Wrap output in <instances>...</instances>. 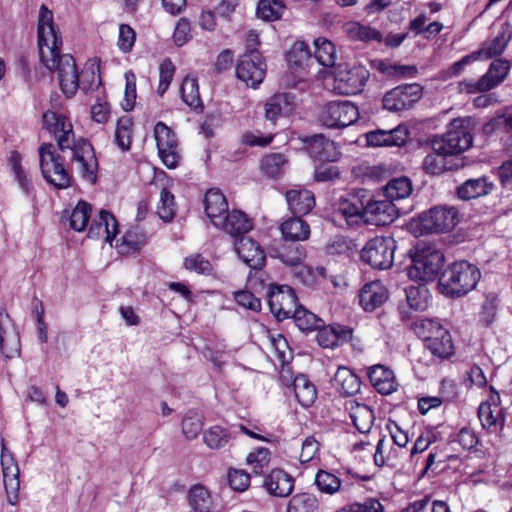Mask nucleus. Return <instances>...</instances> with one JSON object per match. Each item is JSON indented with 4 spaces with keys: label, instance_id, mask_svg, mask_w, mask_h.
Wrapping results in <instances>:
<instances>
[{
    "label": "nucleus",
    "instance_id": "a19ab883",
    "mask_svg": "<svg viewBox=\"0 0 512 512\" xmlns=\"http://www.w3.org/2000/svg\"><path fill=\"white\" fill-rule=\"evenodd\" d=\"M233 438V434L220 425L209 427L203 432V442L213 450H220L228 446Z\"/></svg>",
    "mask_w": 512,
    "mask_h": 512
},
{
    "label": "nucleus",
    "instance_id": "f257e3e1",
    "mask_svg": "<svg viewBox=\"0 0 512 512\" xmlns=\"http://www.w3.org/2000/svg\"><path fill=\"white\" fill-rule=\"evenodd\" d=\"M43 127L53 133L57 141V146L43 143L38 149L43 178L55 188L70 187L73 178L64 163V160L69 158L82 179L90 184H95L98 161L90 142L84 138L75 139L73 125L63 114L53 111L45 112Z\"/></svg>",
    "mask_w": 512,
    "mask_h": 512
},
{
    "label": "nucleus",
    "instance_id": "c756f323",
    "mask_svg": "<svg viewBox=\"0 0 512 512\" xmlns=\"http://www.w3.org/2000/svg\"><path fill=\"white\" fill-rule=\"evenodd\" d=\"M264 487L269 494L277 497H286L294 488V479L281 469H274L265 477Z\"/></svg>",
    "mask_w": 512,
    "mask_h": 512
},
{
    "label": "nucleus",
    "instance_id": "de8ad7c7",
    "mask_svg": "<svg viewBox=\"0 0 512 512\" xmlns=\"http://www.w3.org/2000/svg\"><path fill=\"white\" fill-rule=\"evenodd\" d=\"M291 317L294 319L297 327L303 332L318 330L324 324L321 318L302 306H298Z\"/></svg>",
    "mask_w": 512,
    "mask_h": 512
},
{
    "label": "nucleus",
    "instance_id": "4d7b16f0",
    "mask_svg": "<svg viewBox=\"0 0 512 512\" xmlns=\"http://www.w3.org/2000/svg\"><path fill=\"white\" fill-rule=\"evenodd\" d=\"M284 9L285 6L280 0H259L256 13L261 19L275 21L282 16Z\"/></svg>",
    "mask_w": 512,
    "mask_h": 512
},
{
    "label": "nucleus",
    "instance_id": "e2e57ef3",
    "mask_svg": "<svg viewBox=\"0 0 512 512\" xmlns=\"http://www.w3.org/2000/svg\"><path fill=\"white\" fill-rule=\"evenodd\" d=\"M246 461L252 467L253 473L259 475L270 462V451L268 448L259 447L248 454Z\"/></svg>",
    "mask_w": 512,
    "mask_h": 512
},
{
    "label": "nucleus",
    "instance_id": "774afa93",
    "mask_svg": "<svg viewBox=\"0 0 512 512\" xmlns=\"http://www.w3.org/2000/svg\"><path fill=\"white\" fill-rule=\"evenodd\" d=\"M228 484L233 490L243 492L250 485V475L244 470L230 469L228 472Z\"/></svg>",
    "mask_w": 512,
    "mask_h": 512
},
{
    "label": "nucleus",
    "instance_id": "4c0bfd02",
    "mask_svg": "<svg viewBox=\"0 0 512 512\" xmlns=\"http://www.w3.org/2000/svg\"><path fill=\"white\" fill-rule=\"evenodd\" d=\"M180 96L183 102L196 112L203 111V102L199 93L198 81L195 78L186 77L180 87Z\"/></svg>",
    "mask_w": 512,
    "mask_h": 512
},
{
    "label": "nucleus",
    "instance_id": "f3484780",
    "mask_svg": "<svg viewBox=\"0 0 512 512\" xmlns=\"http://www.w3.org/2000/svg\"><path fill=\"white\" fill-rule=\"evenodd\" d=\"M499 395L492 396L491 401L482 402L478 407V418L484 430L490 433L501 431L505 423L504 409L498 403Z\"/></svg>",
    "mask_w": 512,
    "mask_h": 512
},
{
    "label": "nucleus",
    "instance_id": "20e7f679",
    "mask_svg": "<svg viewBox=\"0 0 512 512\" xmlns=\"http://www.w3.org/2000/svg\"><path fill=\"white\" fill-rule=\"evenodd\" d=\"M473 144L472 119L456 118L450 121L447 131L431 139V148L444 151L450 156L460 155Z\"/></svg>",
    "mask_w": 512,
    "mask_h": 512
},
{
    "label": "nucleus",
    "instance_id": "0eeeda50",
    "mask_svg": "<svg viewBox=\"0 0 512 512\" xmlns=\"http://www.w3.org/2000/svg\"><path fill=\"white\" fill-rule=\"evenodd\" d=\"M459 222L455 207L436 206L419 216V224L424 233H442L452 230Z\"/></svg>",
    "mask_w": 512,
    "mask_h": 512
},
{
    "label": "nucleus",
    "instance_id": "a18cd8bd",
    "mask_svg": "<svg viewBox=\"0 0 512 512\" xmlns=\"http://www.w3.org/2000/svg\"><path fill=\"white\" fill-rule=\"evenodd\" d=\"M3 483L7 495V501L11 505H16L19 501L20 480L19 467H9L2 470Z\"/></svg>",
    "mask_w": 512,
    "mask_h": 512
},
{
    "label": "nucleus",
    "instance_id": "f03ea898",
    "mask_svg": "<svg viewBox=\"0 0 512 512\" xmlns=\"http://www.w3.org/2000/svg\"><path fill=\"white\" fill-rule=\"evenodd\" d=\"M38 49L41 63L48 70H56L59 86L67 97H73L79 88V72L70 54H61L62 38L53 22V13L41 5L38 18Z\"/></svg>",
    "mask_w": 512,
    "mask_h": 512
},
{
    "label": "nucleus",
    "instance_id": "13d9d810",
    "mask_svg": "<svg viewBox=\"0 0 512 512\" xmlns=\"http://www.w3.org/2000/svg\"><path fill=\"white\" fill-rule=\"evenodd\" d=\"M203 416L193 410L188 411L182 420V432L186 439L193 440L203 429Z\"/></svg>",
    "mask_w": 512,
    "mask_h": 512
},
{
    "label": "nucleus",
    "instance_id": "69168bd1",
    "mask_svg": "<svg viewBox=\"0 0 512 512\" xmlns=\"http://www.w3.org/2000/svg\"><path fill=\"white\" fill-rule=\"evenodd\" d=\"M184 267L187 270L203 275H208L213 270L211 262L201 254H192L186 257L184 259Z\"/></svg>",
    "mask_w": 512,
    "mask_h": 512
},
{
    "label": "nucleus",
    "instance_id": "052dcab7",
    "mask_svg": "<svg viewBox=\"0 0 512 512\" xmlns=\"http://www.w3.org/2000/svg\"><path fill=\"white\" fill-rule=\"evenodd\" d=\"M286 159L280 153H273L263 157L261 162V169L264 174L269 177L275 178L283 173Z\"/></svg>",
    "mask_w": 512,
    "mask_h": 512
},
{
    "label": "nucleus",
    "instance_id": "338daca9",
    "mask_svg": "<svg viewBox=\"0 0 512 512\" xmlns=\"http://www.w3.org/2000/svg\"><path fill=\"white\" fill-rule=\"evenodd\" d=\"M136 41V32L128 24H121L119 26V37L117 46L123 53H128L132 50Z\"/></svg>",
    "mask_w": 512,
    "mask_h": 512
},
{
    "label": "nucleus",
    "instance_id": "c85d7f7f",
    "mask_svg": "<svg viewBox=\"0 0 512 512\" xmlns=\"http://www.w3.org/2000/svg\"><path fill=\"white\" fill-rule=\"evenodd\" d=\"M294 96L290 93L275 94L265 104L267 120L275 123L280 117L288 116L294 110Z\"/></svg>",
    "mask_w": 512,
    "mask_h": 512
},
{
    "label": "nucleus",
    "instance_id": "79ce46f5",
    "mask_svg": "<svg viewBox=\"0 0 512 512\" xmlns=\"http://www.w3.org/2000/svg\"><path fill=\"white\" fill-rule=\"evenodd\" d=\"M188 502L194 512H210L212 498L208 489L201 485H193L188 492Z\"/></svg>",
    "mask_w": 512,
    "mask_h": 512
},
{
    "label": "nucleus",
    "instance_id": "864d4df0",
    "mask_svg": "<svg viewBox=\"0 0 512 512\" xmlns=\"http://www.w3.org/2000/svg\"><path fill=\"white\" fill-rule=\"evenodd\" d=\"M318 499L310 493H298L288 503L287 512H317Z\"/></svg>",
    "mask_w": 512,
    "mask_h": 512
},
{
    "label": "nucleus",
    "instance_id": "b1692460",
    "mask_svg": "<svg viewBox=\"0 0 512 512\" xmlns=\"http://www.w3.org/2000/svg\"><path fill=\"white\" fill-rule=\"evenodd\" d=\"M344 407L355 428L362 434L369 433L375 420L373 409L355 399L346 400Z\"/></svg>",
    "mask_w": 512,
    "mask_h": 512
},
{
    "label": "nucleus",
    "instance_id": "0e129e2a",
    "mask_svg": "<svg viewBox=\"0 0 512 512\" xmlns=\"http://www.w3.org/2000/svg\"><path fill=\"white\" fill-rule=\"evenodd\" d=\"M175 73V65L170 58H165L159 66V85L157 94L163 96L169 88Z\"/></svg>",
    "mask_w": 512,
    "mask_h": 512
},
{
    "label": "nucleus",
    "instance_id": "7ed1b4c3",
    "mask_svg": "<svg viewBox=\"0 0 512 512\" xmlns=\"http://www.w3.org/2000/svg\"><path fill=\"white\" fill-rule=\"evenodd\" d=\"M481 278L479 268L468 261H456L450 264L439 278L441 292L456 298L472 291Z\"/></svg>",
    "mask_w": 512,
    "mask_h": 512
},
{
    "label": "nucleus",
    "instance_id": "c9c22d12",
    "mask_svg": "<svg viewBox=\"0 0 512 512\" xmlns=\"http://www.w3.org/2000/svg\"><path fill=\"white\" fill-rule=\"evenodd\" d=\"M344 31L349 38L362 42H382V33L370 26L357 21H349L344 25Z\"/></svg>",
    "mask_w": 512,
    "mask_h": 512
},
{
    "label": "nucleus",
    "instance_id": "6e6d98bb",
    "mask_svg": "<svg viewBox=\"0 0 512 512\" xmlns=\"http://www.w3.org/2000/svg\"><path fill=\"white\" fill-rule=\"evenodd\" d=\"M325 250L328 255L349 257L357 250V244L349 237L336 236L327 243Z\"/></svg>",
    "mask_w": 512,
    "mask_h": 512
},
{
    "label": "nucleus",
    "instance_id": "09e8293b",
    "mask_svg": "<svg viewBox=\"0 0 512 512\" xmlns=\"http://www.w3.org/2000/svg\"><path fill=\"white\" fill-rule=\"evenodd\" d=\"M314 47V56L320 65L331 67L335 64L336 48L330 40L318 38L314 41Z\"/></svg>",
    "mask_w": 512,
    "mask_h": 512
},
{
    "label": "nucleus",
    "instance_id": "aec40b11",
    "mask_svg": "<svg viewBox=\"0 0 512 512\" xmlns=\"http://www.w3.org/2000/svg\"><path fill=\"white\" fill-rule=\"evenodd\" d=\"M299 242L282 237V241L279 244L271 247L270 256L279 259L285 265L298 266L306 257V250Z\"/></svg>",
    "mask_w": 512,
    "mask_h": 512
},
{
    "label": "nucleus",
    "instance_id": "a878e982",
    "mask_svg": "<svg viewBox=\"0 0 512 512\" xmlns=\"http://www.w3.org/2000/svg\"><path fill=\"white\" fill-rule=\"evenodd\" d=\"M368 378L371 385L382 395H390L397 390L398 382L389 367L381 364L370 367Z\"/></svg>",
    "mask_w": 512,
    "mask_h": 512
},
{
    "label": "nucleus",
    "instance_id": "1a4fd4ad",
    "mask_svg": "<svg viewBox=\"0 0 512 512\" xmlns=\"http://www.w3.org/2000/svg\"><path fill=\"white\" fill-rule=\"evenodd\" d=\"M364 217H366L365 203L356 194L342 196L332 214L333 223L340 228L356 227L362 223Z\"/></svg>",
    "mask_w": 512,
    "mask_h": 512
},
{
    "label": "nucleus",
    "instance_id": "dca6fc26",
    "mask_svg": "<svg viewBox=\"0 0 512 512\" xmlns=\"http://www.w3.org/2000/svg\"><path fill=\"white\" fill-rule=\"evenodd\" d=\"M0 350L6 358L18 356L21 350L19 333L4 308L0 309Z\"/></svg>",
    "mask_w": 512,
    "mask_h": 512
},
{
    "label": "nucleus",
    "instance_id": "6e6552de",
    "mask_svg": "<svg viewBox=\"0 0 512 512\" xmlns=\"http://www.w3.org/2000/svg\"><path fill=\"white\" fill-rule=\"evenodd\" d=\"M359 118L358 107L350 101H332L325 105L320 122L327 128H345Z\"/></svg>",
    "mask_w": 512,
    "mask_h": 512
},
{
    "label": "nucleus",
    "instance_id": "ddd939ff",
    "mask_svg": "<svg viewBox=\"0 0 512 512\" xmlns=\"http://www.w3.org/2000/svg\"><path fill=\"white\" fill-rule=\"evenodd\" d=\"M422 88L419 84L399 85L383 97V108L391 112L408 110L420 100Z\"/></svg>",
    "mask_w": 512,
    "mask_h": 512
},
{
    "label": "nucleus",
    "instance_id": "4468645a",
    "mask_svg": "<svg viewBox=\"0 0 512 512\" xmlns=\"http://www.w3.org/2000/svg\"><path fill=\"white\" fill-rule=\"evenodd\" d=\"M154 137L162 163L169 169L175 168L178 165L180 155L177 150V138L173 130L163 122H158L154 128Z\"/></svg>",
    "mask_w": 512,
    "mask_h": 512
},
{
    "label": "nucleus",
    "instance_id": "5701e85b",
    "mask_svg": "<svg viewBox=\"0 0 512 512\" xmlns=\"http://www.w3.org/2000/svg\"><path fill=\"white\" fill-rule=\"evenodd\" d=\"M352 334V328L345 325H323L317 330L316 341L323 348L333 349L342 343L350 341Z\"/></svg>",
    "mask_w": 512,
    "mask_h": 512
},
{
    "label": "nucleus",
    "instance_id": "c03bdc74",
    "mask_svg": "<svg viewBox=\"0 0 512 512\" xmlns=\"http://www.w3.org/2000/svg\"><path fill=\"white\" fill-rule=\"evenodd\" d=\"M412 192L411 181L407 177H398L391 179L383 189V197L394 201L401 200L410 196Z\"/></svg>",
    "mask_w": 512,
    "mask_h": 512
},
{
    "label": "nucleus",
    "instance_id": "9d476101",
    "mask_svg": "<svg viewBox=\"0 0 512 512\" xmlns=\"http://www.w3.org/2000/svg\"><path fill=\"white\" fill-rule=\"evenodd\" d=\"M369 72L362 66H339L334 72L333 91L341 95H355L362 91Z\"/></svg>",
    "mask_w": 512,
    "mask_h": 512
},
{
    "label": "nucleus",
    "instance_id": "393cba45",
    "mask_svg": "<svg viewBox=\"0 0 512 512\" xmlns=\"http://www.w3.org/2000/svg\"><path fill=\"white\" fill-rule=\"evenodd\" d=\"M118 233V224L115 217L106 210H100L88 230L90 238L104 237L105 242L112 244L113 239Z\"/></svg>",
    "mask_w": 512,
    "mask_h": 512
},
{
    "label": "nucleus",
    "instance_id": "cd10ccee",
    "mask_svg": "<svg viewBox=\"0 0 512 512\" xmlns=\"http://www.w3.org/2000/svg\"><path fill=\"white\" fill-rule=\"evenodd\" d=\"M204 209L212 224H223V217L229 211L226 197L219 189H210L204 195Z\"/></svg>",
    "mask_w": 512,
    "mask_h": 512
},
{
    "label": "nucleus",
    "instance_id": "423d86ee",
    "mask_svg": "<svg viewBox=\"0 0 512 512\" xmlns=\"http://www.w3.org/2000/svg\"><path fill=\"white\" fill-rule=\"evenodd\" d=\"M396 241L391 236H375L361 249V259L372 268L386 270L392 267Z\"/></svg>",
    "mask_w": 512,
    "mask_h": 512
},
{
    "label": "nucleus",
    "instance_id": "72a5a7b5",
    "mask_svg": "<svg viewBox=\"0 0 512 512\" xmlns=\"http://www.w3.org/2000/svg\"><path fill=\"white\" fill-rule=\"evenodd\" d=\"M293 389L299 404L303 407H310L317 398L315 385L304 374L294 378Z\"/></svg>",
    "mask_w": 512,
    "mask_h": 512
},
{
    "label": "nucleus",
    "instance_id": "2f4dec72",
    "mask_svg": "<svg viewBox=\"0 0 512 512\" xmlns=\"http://www.w3.org/2000/svg\"><path fill=\"white\" fill-rule=\"evenodd\" d=\"M100 60L98 58L89 59L83 69L79 72V88L84 93L95 91L101 84L100 78Z\"/></svg>",
    "mask_w": 512,
    "mask_h": 512
},
{
    "label": "nucleus",
    "instance_id": "5fc2aeb1",
    "mask_svg": "<svg viewBox=\"0 0 512 512\" xmlns=\"http://www.w3.org/2000/svg\"><path fill=\"white\" fill-rule=\"evenodd\" d=\"M92 213V206L85 202L79 201L71 212L69 221L70 227L78 232L86 229Z\"/></svg>",
    "mask_w": 512,
    "mask_h": 512
},
{
    "label": "nucleus",
    "instance_id": "a211bd4d",
    "mask_svg": "<svg viewBox=\"0 0 512 512\" xmlns=\"http://www.w3.org/2000/svg\"><path fill=\"white\" fill-rule=\"evenodd\" d=\"M234 250L238 257L251 269H261L266 260L262 247L252 238L242 236L234 240Z\"/></svg>",
    "mask_w": 512,
    "mask_h": 512
},
{
    "label": "nucleus",
    "instance_id": "bb28decb",
    "mask_svg": "<svg viewBox=\"0 0 512 512\" xmlns=\"http://www.w3.org/2000/svg\"><path fill=\"white\" fill-rule=\"evenodd\" d=\"M216 228L223 230L235 240L252 230L253 223L242 211L232 210L225 214L223 224H218Z\"/></svg>",
    "mask_w": 512,
    "mask_h": 512
},
{
    "label": "nucleus",
    "instance_id": "6ab92c4d",
    "mask_svg": "<svg viewBox=\"0 0 512 512\" xmlns=\"http://www.w3.org/2000/svg\"><path fill=\"white\" fill-rule=\"evenodd\" d=\"M399 215V209L388 198L365 202L366 221H373L377 225H385L394 221Z\"/></svg>",
    "mask_w": 512,
    "mask_h": 512
},
{
    "label": "nucleus",
    "instance_id": "39448f33",
    "mask_svg": "<svg viewBox=\"0 0 512 512\" xmlns=\"http://www.w3.org/2000/svg\"><path fill=\"white\" fill-rule=\"evenodd\" d=\"M444 265V255L441 251L424 247L417 249L412 265L407 269L408 277L413 281L432 282L438 276Z\"/></svg>",
    "mask_w": 512,
    "mask_h": 512
},
{
    "label": "nucleus",
    "instance_id": "2eb2a0df",
    "mask_svg": "<svg viewBox=\"0 0 512 512\" xmlns=\"http://www.w3.org/2000/svg\"><path fill=\"white\" fill-rule=\"evenodd\" d=\"M268 296L270 311L278 320L290 318L298 308L297 296L287 285L272 287Z\"/></svg>",
    "mask_w": 512,
    "mask_h": 512
},
{
    "label": "nucleus",
    "instance_id": "f8f14e48",
    "mask_svg": "<svg viewBox=\"0 0 512 512\" xmlns=\"http://www.w3.org/2000/svg\"><path fill=\"white\" fill-rule=\"evenodd\" d=\"M422 327L429 332L425 337V347L438 358H448L454 352V345L449 331L437 321L426 319Z\"/></svg>",
    "mask_w": 512,
    "mask_h": 512
},
{
    "label": "nucleus",
    "instance_id": "bf43d9fd",
    "mask_svg": "<svg viewBox=\"0 0 512 512\" xmlns=\"http://www.w3.org/2000/svg\"><path fill=\"white\" fill-rule=\"evenodd\" d=\"M133 122L129 117H122L117 121L115 130V143L122 151H128L132 141Z\"/></svg>",
    "mask_w": 512,
    "mask_h": 512
},
{
    "label": "nucleus",
    "instance_id": "ea45409f",
    "mask_svg": "<svg viewBox=\"0 0 512 512\" xmlns=\"http://www.w3.org/2000/svg\"><path fill=\"white\" fill-rule=\"evenodd\" d=\"M334 382L341 394L352 396L360 390V380L346 367H340L334 375Z\"/></svg>",
    "mask_w": 512,
    "mask_h": 512
},
{
    "label": "nucleus",
    "instance_id": "9b49d317",
    "mask_svg": "<svg viewBox=\"0 0 512 512\" xmlns=\"http://www.w3.org/2000/svg\"><path fill=\"white\" fill-rule=\"evenodd\" d=\"M266 63L259 51L245 52L236 66V76L251 88H257L264 80Z\"/></svg>",
    "mask_w": 512,
    "mask_h": 512
},
{
    "label": "nucleus",
    "instance_id": "4be33fe9",
    "mask_svg": "<svg viewBox=\"0 0 512 512\" xmlns=\"http://www.w3.org/2000/svg\"><path fill=\"white\" fill-rule=\"evenodd\" d=\"M309 156L315 161L334 162L340 155L335 143L322 134H316L306 141Z\"/></svg>",
    "mask_w": 512,
    "mask_h": 512
},
{
    "label": "nucleus",
    "instance_id": "603ef678",
    "mask_svg": "<svg viewBox=\"0 0 512 512\" xmlns=\"http://www.w3.org/2000/svg\"><path fill=\"white\" fill-rule=\"evenodd\" d=\"M21 161V154L18 151H12L9 158V164L11 166L14 178L22 191L25 194H30L33 190V184L26 171L22 168Z\"/></svg>",
    "mask_w": 512,
    "mask_h": 512
},
{
    "label": "nucleus",
    "instance_id": "49530a36",
    "mask_svg": "<svg viewBox=\"0 0 512 512\" xmlns=\"http://www.w3.org/2000/svg\"><path fill=\"white\" fill-rule=\"evenodd\" d=\"M409 307L415 311H423L428 307L430 293L425 285L408 286L405 288Z\"/></svg>",
    "mask_w": 512,
    "mask_h": 512
},
{
    "label": "nucleus",
    "instance_id": "412c9836",
    "mask_svg": "<svg viewBox=\"0 0 512 512\" xmlns=\"http://www.w3.org/2000/svg\"><path fill=\"white\" fill-rule=\"evenodd\" d=\"M389 293L385 285L379 281L366 283L360 290L359 305L366 312H373L388 299Z\"/></svg>",
    "mask_w": 512,
    "mask_h": 512
},
{
    "label": "nucleus",
    "instance_id": "680f3d73",
    "mask_svg": "<svg viewBox=\"0 0 512 512\" xmlns=\"http://www.w3.org/2000/svg\"><path fill=\"white\" fill-rule=\"evenodd\" d=\"M157 213L159 217L165 222H169L173 219L176 213L174 195L166 188H163L160 192V200L157 207Z\"/></svg>",
    "mask_w": 512,
    "mask_h": 512
},
{
    "label": "nucleus",
    "instance_id": "473e14b6",
    "mask_svg": "<svg viewBox=\"0 0 512 512\" xmlns=\"http://www.w3.org/2000/svg\"><path fill=\"white\" fill-rule=\"evenodd\" d=\"M512 38V25L509 22L502 24L497 36L482 50L483 59H489L501 55Z\"/></svg>",
    "mask_w": 512,
    "mask_h": 512
},
{
    "label": "nucleus",
    "instance_id": "7c9ffc66",
    "mask_svg": "<svg viewBox=\"0 0 512 512\" xmlns=\"http://www.w3.org/2000/svg\"><path fill=\"white\" fill-rule=\"evenodd\" d=\"M286 200L290 211L297 216L308 214L315 206L314 195L307 189L288 190Z\"/></svg>",
    "mask_w": 512,
    "mask_h": 512
},
{
    "label": "nucleus",
    "instance_id": "8fccbe9b",
    "mask_svg": "<svg viewBox=\"0 0 512 512\" xmlns=\"http://www.w3.org/2000/svg\"><path fill=\"white\" fill-rule=\"evenodd\" d=\"M314 483L321 493L328 495L339 492L342 486V481L336 474L322 469L316 473Z\"/></svg>",
    "mask_w": 512,
    "mask_h": 512
},
{
    "label": "nucleus",
    "instance_id": "e433bc0d",
    "mask_svg": "<svg viewBox=\"0 0 512 512\" xmlns=\"http://www.w3.org/2000/svg\"><path fill=\"white\" fill-rule=\"evenodd\" d=\"M492 189L493 184L491 182H488L485 177H480L476 179L466 180L458 188L457 193L461 199L469 200L486 195L490 193Z\"/></svg>",
    "mask_w": 512,
    "mask_h": 512
},
{
    "label": "nucleus",
    "instance_id": "37998d69",
    "mask_svg": "<svg viewBox=\"0 0 512 512\" xmlns=\"http://www.w3.org/2000/svg\"><path fill=\"white\" fill-rule=\"evenodd\" d=\"M509 70V61L503 58L495 59L490 64L487 72L481 77V84L487 83L492 89L506 79Z\"/></svg>",
    "mask_w": 512,
    "mask_h": 512
},
{
    "label": "nucleus",
    "instance_id": "f704fd0d",
    "mask_svg": "<svg viewBox=\"0 0 512 512\" xmlns=\"http://www.w3.org/2000/svg\"><path fill=\"white\" fill-rule=\"evenodd\" d=\"M295 216L296 217L285 220L281 224L280 230L282 237L287 240H307L310 236V227L304 220L300 218V216Z\"/></svg>",
    "mask_w": 512,
    "mask_h": 512
},
{
    "label": "nucleus",
    "instance_id": "3c124183",
    "mask_svg": "<svg viewBox=\"0 0 512 512\" xmlns=\"http://www.w3.org/2000/svg\"><path fill=\"white\" fill-rule=\"evenodd\" d=\"M146 243V236L137 229L128 230L121 238L117 248L120 254H133Z\"/></svg>",
    "mask_w": 512,
    "mask_h": 512
},
{
    "label": "nucleus",
    "instance_id": "58836bf2",
    "mask_svg": "<svg viewBox=\"0 0 512 512\" xmlns=\"http://www.w3.org/2000/svg\"><path fill=\"white\" fill-rule=\"evenodd\" d=\"M448 156H450L448 153L432 148V151L422 161L423 170L430 175H440L452 169L450 162L447 160Z\"/></svg>",
    "mask_w": 512,
    "mask_h": 512
}]
</instances>
